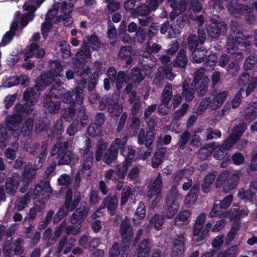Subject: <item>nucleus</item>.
Segmentation results:
<instances>
[{
  "label": "nucleus",
  "mask_w": 257,
  "mask_h": 257,
  "mask_svg": "<svg viewBox=\"0 0 257 257\" xmlns=\"http://www.w3.org/2000/svg\"><path fill=\"white\" fill-rule=\"evenodd\" d=\"M73 7L74 5L70 2L54 4L53 8L47 13L45 22L42 24V33L45 38L47 36L48 32L52 28L53 24L63 22L65 26H68L72 23L73 19L71 13Z\"/></svg>",
  "instance_id": "1"
},
{
  "label": "nucleus",
  "mask_w": 257,
  "mask_h": 257,
  "mask_svg": "<svg viewBox=\"0 0 257 257\" xmlns=\"http://www.w3.org/2000/svg\"><path fill=\"white\" fill-rule=\"evenodd\" d=\"M39 95L34 88H27L24 92L23 98L25 101V105L17 104L15 107L14 114L8 116L6 118V123L10 130L16 131L22 120L23 114H29L34 111L33 106L37 101Z\"/></svg>",
  "instance_id": "2"
},
{
  "label": "nucleus",
  "mask_w": 257,
  "mask_h": 257,
  "mask_svg": "<svg viewBox=\"0 0 257 257\" xmlns=\"http://www.w3.org/2000/svg\"><path fill=\"white\" fill-rule=\"evenodd\" d=\"M149 73L145 72L144 70H141L138 68H134L132 72L131 76L127 79L125 78V75L123 71H120L117 77L115 70L112 67L108 69L107 75L108 78L104 80V87L106 90L110 88V83L116 80V86L117 90H120L124 82L127 83L130 80L135 83H139L144 79L145 75Z\"/></svg>",
  "instance_id": "3"
},
{
  "label": "nucleus",
  "mask_w": 257,
  "mask_h": 257,
  "mask_svg": "<svg viewBox=\"0 0 257 257\" xmlns=\"http://www.w3.org/2000/svg\"><path fill=\"white\" fill-rule=\"evenodd\" d=\"M223 3H225L224 5H226L229 13L236 18L250 13L253 9L257 10V2L250 7L237 4V0H211L209 3V6L215 11L220 12L223 9Z\"/></svg>",
  "instance_id": "4"
},
{
  "label": "nucleus",
  "mask_w": 257,
  "mask_h": 257,
  "mask_svg": "<svg viewBox=\"0 0 257 257\" xmlns=\"http://www.w3.org/2000/svg\"><path fill=\"white\" fill-rule=\"evenodd\" d=\"M237 23L235 22H232L231 30L233 33L227 39V51L228 53L233 55L235 54L237 60L243 59V55L239 52H236L238 46L246 47L250 44V41L249 39L252 38V36H245L242 33L239 32L237 30Z\"/></svg>",
  "instance_id": "5"
},
{
  "label": "nucleus",
  "mask_w": 257,
  "mask_h": 257,
  "mask_svg": "<svg viewBox=\"0 0 257 257\" xmlns=\"http://www.w3.org/2000/svg\"><path fill=\"white\" fill-rule=\"evenodd\" d=\"M120 231L122 238L121 248H120L118 243L114 244L109 250V257H127L126 251L129 247L130 242L133 237L132 227L127 218L122 221Z\"/></svg>",
  "instance_id": "6"
},
{
  "label": "nucleus",
  "mask_w": 257,
  "mask_h": 257,
  "mask_svg": "<svg viewBox=\"0 0 257 257\" xmlns=\"http://www.w3.org/2000/svg\"><path fill=\"white\" fill-rule=\"evenodd\" d=\"M246 128L245 123H241L235 127L232 134L226 139L221 146L217 143L213 142V156L217 160L223 159L229 149L235 144Z\"/></svg>",
  "instance_id": "7"
},
{
  "label": "nucleus",
  "mask_w": 257,
  "mask_h": 257,
  "mask_svg": "<svg viewBox=\"0 0 257 257\" xmlns=\"http://www.w3.org/2000/svg\"><path fill=\"white\" fill-rule=\"evenodd\" d=\"M67 142H58L53 147L51 154L58 160V165H75L78 161V157L72 152L67 151Z\"/></svg>",
  "instance_id": "8"
},
{
  "label": "nucleus",
  "mask_w": 257,
  "mask_h": 257,
  "mask_svg": "<svg viewBox=\"0 0 257 257\" xmlns=\"http://www.w3.org/2000/svg\"><path fill=\"white\" fill-rule=\"evenodd\" d=\"M228 96L227 91H222L215 95L205 97L199 104L195 113L200 114L208 107L211 110L219 108Z\"/></svg>",
  "instance_id": "9"
},
{
  "label": "nucleus",
  "mask_w": 257,
  "mask_h": 257,
  "mask_svg": "<svg viewBox=\"0 0 257 257\" xmlns=\"http://www.w3.org/2000/svg\"><path fill=\"white\" fill-rule=\"evenodd\" d=\"M91 47L94 50H97L100 48V43L98 37L93 35L87 37V42H84L82 49L80 50L76 55L78 63L81 64L86 62L91 55L89 47Z\"/></svg>",
  "instance_id": "10"
},
{
  "label": "nucleus",
  "mask_w": 257,
  "mask_h": 257,
  "mask_svg": "<svg viewBox=\"0 0 257 257\" xmlns=\"http://www.w3.org/2000/svg\"><path fill=\"white\" fill-rule=\"evenodd\" d=\"M50 71L43 73L36 81V87H38L41 81L46 85L52 80H56L57 77H63L62 72L63 67L60 63L57 61H50L49 62ZM63 79V78H62Z\"/></svg>",
  "instance_id": "11"
},
{
  "label": "nucleus",
  "mask_w": 257,
  "mask_h": 257,
  "mask_svg": "<svg viewBox=\"0 0 257 257\" xmlns=\"http://www.w3.org/2000/svg\"><path fill=\"white\" fill-rule=\"evenodd\" d=\"M239 179L238 174H230L228 171H224L219 175L215 182V186L219 188L223 185V191L227 192L236 186Z\"/></svg>",
  "instance_id": "12"
},
{
  "label": "nucleus",
  "mask_w": 257,
  "mask_h": 257,
  "mask_svg": "<svg viewBox=\"0 0 257 257\" xmlns=\"http://www.w3.org/2000/svg\"><path fill=\"white\" fill-rule=\"evenodd\" d=\"M93 154L91 150L90 140L86 139V144L83 150V156L81 161V168L76 174V180H80L81 176L84 175L86 171H89L93 165Z\"/></svg>",
  "instance_id": "13"
},
{
  "label": "nucleus",
  "mask_w": 257,
  "mask_h": 257,
  "mask_svg": "<svg viewBox=\"0 0 257 257\" xmlns=\"http://www.w3.org/2000/svg\"><path fill=\"white\" fill-rule=\"evenodd\" d=\"M206 219V214L201 213L197 218L193 230V239L197 242L203 240L208 235L212 226L210 223H207L203 226Z\"/></svg>",
  "instance_id": "14"
},
{
  "label": "nucleus",
  "mask_w": 257,
  "mask_h": 257,
  "mask_svg": "<svg viewBox=\"0 0 257 257\" xmlns=\"http://www.w3.org/2000/svg\"><path fill=\"white\" fill-rule=\"evenodd\" d=\"M80 201V197L78 195H74L73 198L72 192L69 190L65 197V210L64 208H60L59 211L55 215L54 221L58 222L63 217L67 215L69 211H73L78 205Z\"/></svg>",
  "instance_id": "15"
},
{
  "label": "nucleus",
  "mask_w": 257,
  "mask_h": 257,
  "mask_svg": "<svg viewBox=\"0 0 257 257\" xmlns=\"http://www.w3.org/2000/svg\"><path fill=\"white\" fill-rule=\"evenodd\" d=\"M126 141V137H123L121 139H116L105 152L103 158V161L107 164H111L116 158L119 149L121 152L124 150V145Z\"/></svg>",
  "instance_id": "16"
},
{
  "label": "nucleus",
  "mask_w": 257,
  "mask_h": 257,
  "mask_svg": "<svg viewBox=\"0 0 257 257\" xmlns=\"http://www.w3.org/2000/svg\"><path fill=\"white\" fill-rule=\"evenodd\" d=\"M45 0H27L24 5V10L27 12L21 18V24L25 27L29 21H32L34 17V12Z\"/></svg>",
  "instance_id": "17"
},
{
  "label": "nucleus",
  "mask_w": 257,
  "mask_h": 257,
  "mask_svg": "<svg viewBox=\"0 0 257 257\" xmlns=\"http://www.w3.org/2000/svg\"><path fill=\"white\" fill-rule=\"evenodd\" d=\"M162 185V180L160 174H159L157 177L154 180L150 182L149 185L148 186L147 196L150 198L155 197L154 203H155V205L161 200V193Z\"/></svg>",
  "instance_id": "18"
},
{
  "label": "nucleus",
  "mask_w": 257,
  "mask_h": 257,
  "mask_svg": "<svg viewBox=\"0 0 257 257\" xmlns=\"http://www.w3.org/2000/svg\"><path fill=\"white\" fill-rule=\"evenodd\" d=\"M61 93L57 88L53 87L51 89L49 97L44 102V107L50 113H56L60 108V102L55 101L56 98L60 97Z\"/></svg>",
  "instance_id": "19"
},
{
  "label": "nucleus",
  "mask_w": 257,
  "mask_h": 257,
  "mask_svg": "<svg viewBox=\"0 0 257 257\" xmlns=\"http://www.w3.org/2000/svg\"><path fill=\"white\" fill-rule=\"evenodd\" d=\"M64 231H65L68 234L71 233L72 234H76L80 232V228H74L70 225L66 228V222H65L61 224V225L56 230L55 233V237L52 239L51 238H48L52 232L50 229H47L44 232V235L45 238H48V243L51 244H52V241H56L58 237L60 236L61 232Z\"/></svg>",
  "instance_id": "20"
},
{
  "label": "nucleus",
  "mask_w": 257,
  "mask_h": 257,
  "mask_svg": "<svg viewBox=\"0 0 257 257\" xmlns=\"http://www.w3.org/2000/svg\"><path fill=\"white\" fill-rule=\"evenodd\" d=\"M192 0H167L169 5L172 8L170 18L174 20L177 16L184 12L187 6Z\"/></svg>",
  "instance_id": "21"
},
{
  "label": "nucleus",
  "mask_w": 257,
  "mask_h": 257,
  "mask_svg": "<svg viewBox=\"0 0 257 257\" xmlns=\"http://www.w3.org/2000/svg\"><path fill=\"white\" fill-rule=\"evenodd\" d=\"M178 194L177 191L175 190L173 193H169L168 195L166 203L168 208L166 212V216L168 218H172L178 212V206L176 203V199Z\"/></svg>",
  "instance_id": "22"
},
{
  "label": "nucleus",
  "mask_w": 257,
  "mask_h": 257,
  "mask_svg": "<svg viewBox=\"0 0 257 257\" xmlns=\"http://www.w3.org/2000/svg\"><path fill=\"white\" fill-rule=\"evenodd\" d=\"M193 172V168L192 167H188L177 172L174 175V181L172 185V191L170 193H173V191L175 190L177 191V184L181 181L190 178Z\"/></svg>",
  "instance_id": "23"
},
{
  "label": "nucleus",
  "mask_w": 257,
  "mask_h": 257,
  "mask_svg": "<svg viewBox=\"0 0 257 257\" xmlns=\"http://www.w3.org/2000/svg\"><path fill=\"white\" fill-rule=\"evenodd\" d=\"M127 170V166L126 165H118L116 167V171L112 170H109L106 172L105 177L107 180H112L114 181L117 179H122L126 175Z\"/></svg>",
  "instance_id": "24"
},
{
  "label": "nucleus",
  "mask_w": 257,
  "mask_h": 257,
  "mask_svg": "<svg viewBox=\"0 0 257 257\" xmlns=\"http://www.w3.org/2000/svg\"><path fill=\"white\" fill-rule=\"evenodd\" d=\"M20 16L21 13L19 12H17L16 13L15 16V20L11 25V30L10 32H7L4 36L2 42L0 43V47L5 46L9 44L15 35V31L17 30L18 26L19 20Z\"/></svg>",
  "instance_id": "25"
},
{
  "label": "nucleus",
  "mask_w": 257,
  "mask_h": 257,
  "mask_svg": "<svg viewBox=\"0 0 257 257\" xmlns=\"http://www.w3.org/2000/svg\"><path fill=\"white\" fill-rule=\"evenodd\" d=\"M51 194V188L48 182H41L35 187L34 190L35 198L41 196L42 199H47Z\"/></svg>",
  "instance_id": "26"
},
{
  "label": "nucleus",
  "mask_w": 257,
  "mask_h": 257,
  "mask_svg": "<svg viewBox=\"0 0 257 257\" xmlns=\"http://www.w3.org/2000/svg\"><path fill=\"white\" fill-rule=\"evenodd\" d=\"M74 114V110L73 108H68L64 110L60 119H58L54 125V130L57 133L61 132L63 130V119L67 122L71 121Z\"/></svg>",
  "instance_id": "27"
},
{
  "label": "nucleus",
  "mask_w": 257,
  "mask_h": 257,
  "mask_svg": "<svg viewBox=\"0 0 257 257\" xmlns=\"http://www.w3.org/2000/svg\"><path fill=\"white\" fill-rule=\"evenodd\" d=\"M185 251L184 235L181 234L174 241L172 247V255L178 257L182 255Z\"/></svg>",
  "instance_id": "28"
},
{
  "label": "nucleus",
  "mask_w": 257,
  "mask_h": 257,
  "mask_svg": "<svg viewBox=\"0 0 257 257\" xmlns=\"http://www.w3.org/2000/svg\"><path fill=\"white\" fill-rule=\"evenodd\" d=\"M198 37L194 35H190L188 39V45L190 50L196 49L198 46L199 42L202 44L205 40V32L204 30L199 29L198 31Z\"/></svg>",
  "instance_id": "29"
},
{
  "label": "nucleus",
  "mask_w": 257,
  "mask_h": 257,
  "mask_svg": "<svg viewBox=\"0 0 257 257\" xmlns=\"http://www.w3.org/2000/svg\"><path fill=\"white\" fill-rule=\"evenodd\" d=\"M36 175V172L35 170H31L29 165H28L26 168L24 174L23 176V185L21 188V191L24 193L27 190L30 182L32 181V179Z\"/></svg>",
  "instance_id": "30"
},
{
  "label": "nucleus",
  "mask_w": 257,
  "mask_h": 257,
  "mask_svg": "<svg viewBox=\"0 0 257 257\" xmlns=\"http://www.w3.org/2000/svg\"><path fill=\"white\" fill-rule=\"evenodd\" d=\"M226 30V26L224 22H220L217 26H209L207 28L208 35L212 38H217L224 33Z\"/></svg>",
  "instance_id": "31"
},
{
  "label": "nucleus",
  "mask_w": 257,
  "mask_h": 257,
  "mask_svg": "<svg viewBox=\"0 0 257 257\" xmlns=\"http://www.w3.org/2000/svg\"><path fill=\"white\" fill-rule=\"evenodd\" d=\"M257 190V179L251 182L250 188L247 190H241L238 193V197L245 201H250Z\"/></svg>",
  "instance_id": "32"
},
{
  "label": "nucleus",
  "mask_w": 257,
  "mask_h": 257,
  "mask_svg": "<svg viewBox=\"0 0 257 257\" xmlns=\"http://www.w3.org/2000/svg\"><path fill=\"white\" fill-rule=\"evenodd\" d=\"M179 20H177V25L178 27L176 28V25L174 26H170L168 23H164L160 29V32L162 34H164L166 33L167 32H168L169 37V38H173L176 37L180 34V30L178 29L179 28H181L182 26V24L178 23Z\"/></svg>",
  "instance_id": "33"
},
{
  "label": "nucleus",
  "mask_w": 257,
  "mask_h": 257,
  "mask_svg": "<svg viewBox=\"0 0 257 257\" xmlns=\"http://www.w3.org/2000/svg\"><path fill=\"white\" fill-rule=\"evenodd\" d=\"M38 48V46L35 43H32L30 46L27 47L25 53V61L26 62L23 64V66L26 69L30 70L34 66V63L31 61L28 62V60L34 55Z\"/></svg>",
  "instance_id": "34"
},
{
  "label": "nucleus",
  "mask_w": 257,
  "mask_h": 257,
  "mask_svg": "<svg viewBox=\"0 0 257 257\" xmlns=\"http://www.w3.org/2000/svg\"><path fill=\"white\" fill-rule=\"evenodd\" d=\"M28 82V78L27 76L25 75H21L19 77L13 76L10 77L5 82L4 85L7 87H11L18 84H21L25 86Z\"/></svg>",
  "instance_id": "35"
},
{
  "label": "nucleus",
  "mask_w": 257,
  "mask_h": 257,
  "mask_svg": "<svg viewBox=\"0 0 257 257\" xmlns=\"http://www.w3.org/2000/svg\"><path fill=\"white\" fill-rule=\"evenodd\" d=\"M198 186L197 185H194L191 188L184 200V203L187 207H190L196 202L198 197Z\"/></svg>",
  "instance_id": "36"
},
{
  "label": "nucleus",
  "mask_w": 257,
  "mask_h": 257,
  "mask_svg": "<svg viewBox=\"0 0 257 257\" xmlns=\"http://www.w3.org/2000/svg\"><path fill=\"white\" fill-rule=\"evenodd\" d=\"M190 216V212L188 210L179 212L175 218V224L179 227L187 224L189 222Z\"/></svg>",
  "instance_id": "37"
},
{
  "label": "nucleus",
  "mask_w": 257,
  "mask_h": 257,
  "mask_svg": "<svg viewBox=\"0 0 257 257\" xmlns=\"http://www.w3.org/2000/svg\"><path fill=\"white\" fill-rule=\"evenodd\" d=\"M211 217H218L219 218H225L229 214H228L224 209L216 201L214 203L213 208L209 214Z\"/></svg>",
  "instance_id": "38"
},
{
  "label": "nucleus",
  "mask_w": 257,
  "mask_h": 257,
  "mask_svg": "<svg viewBox=\"0 0 257 257\" xmlns=\"http://www.w3.org/2000/svg\"><path fill=\"white\" fill-rule=\"evenodd\" d=\"M161 46L157 43H154L152 46L149 42L147 43L146 47L140 52V55L147 58L153 53H158L161 49Z\"/></svg>",
  "instance_id": "39"
},
{
  "label": "nucleus",
  "mask_w": 257,
  "mask_h": 257,
  "mask_svg": "<svg viewBox=\"0 0 257 257\" xmlns=\"http://www.w3.org/2000/svg\"><path fill=\"white\" fill-rule=\"evenodd\" d=\"M103 203L104 204V207L106 206L107 208L109 214L111 215H113L118 203L116 197L113 196L110 197V196H108L103 201Z\"/></svg>",
  "instance_id": "40"
},
{
  "label": "nucleus",
  "mask_w": 257,
  "mask_h": 257,
  "mask_svg": "<svg viewBox=\"0 0 257 257\" xmlns=\"http://www.w3.org/2000/svg\"><path fill=\"white\" fill-rule=\"evenodd\" d=\"M146 215V209L144 203L140 202L137 208L135 216L133 218V222L136 225H140L141 220L145 218Z\"/></svg>",
  "instance_id": "41"
},
{
  "label": "nucleus",
  "mask_w": 257,
  "mask_h": 257,
  "mask_svg": "<svg viewBox=\"0 0 257 257\" xmlns=\"http://www.w3.org/2000/svg\"><path fill=\"white\" fill-rule=\"evenodd\" d=\"M108 110L112 116H117L121 113L122 107L121 105L118 104L117 98H116L115 101L111 99L108 100Z\"/></svg>",
  "instance_id": "42"
},
{
  "label": "nucleus",
  "mask_w": 257,
  "mask_h": 257,
  "mask_svg": "<svg viewBox=\"0 0 257 257\" xmlns=\"http://www.w3.org/2000/svg\"><path fill=\"white\" fill-rule=\"evenodd\" d=\"M66 239L65 238H62L59 244V247L58 250V253H60L62 251H63V253L65 254L67 253L70 252L71 250V247L74 245V242L75 241V239L73 238H70L69 239V243H66Z\"/></svg>",
  "instance_id": "43"
},
{
  "label": "nucleus",
  "mask_w": 257,
  "mask_h": 257,
  "mask_svg": "<svg viewBox=\"0 0 257 257\" xmlns=\"http://www.w3.org/2000/svg\"><path fill=\"white\" fill-rule=\"evenodd\" d=\"M166 152L165 148H162L157 150L152 159V166L153 168H157L163 161Z\"/></svg>",
  "instance_id": "44"
},
{
  "label": "nucleus",
  "mask_w": 257,
  "mask_h": 257,
  "mask_svg": "<svg viewBox=\"0 0 257 257\" xmlns=\"http://www.w3.org/2000/svg\"><path fill=\"white\" fill-rule=\"evenodd\" d=\"M188 62L185 51L181 49L178 53L177 57L174 62V66L184 68Z\"/></svg>",
  "instance_id": "45"
},
{
  "label": "nucleus",
  "mask_w": 257,
  "mask_h": 257,
  "mask_svg": "<svg viewBox=\"0 0 257 257\" xmlns=\"http://www.w3.org/2000/svg\"><path fill=\"white\" fill-rule=\"evenodd\" d=\"M136 151L133 147H128L127 149H124L121 152V155L125 157V161L122 163V165H126L127 168L130 166L132 163V160L134 159Z\"/></svg>",
  "instance_id": "46"
},
{
  "label": "nucleus",
  "mask_w": 257,
  "mask_h": 257,
  "mask_svg": "<svg viewBox=\"0 0 257 257\" xmlns=\"http://www.w3.org/2000/svg\"><path fill=\"white\" fill-rule=\"evenodd\" d=\"M87 211H86V208H79L74 212L72 217L71 219L72 223H76L79 221L84 220L87 215Z\"/></svg>",
  "instance_id": "47"
},
{
  "label": "nucleus",
  "mask_w": 257,
  "mask_h": 257,
  "mask_svg": "<svg viewBox=\"0 0 257 257\" xmlns=\"http://www.w3.org/2000/svg\"><path fill=\"white\" fill-rule=\"evenodd\" d=\"M243 91V88H240V90L235 94L232 101L231 102L226 103L223 107V111H225L226 109H228L231 108H237L240 104L241 100V93Z\"/></svg>",
  "instance_id": "48"
},
{
  "label": "nucleus",
  "mask_w": 257,
  "mask_h": 257,
  "mask_svg": "<svg viewBox=\"0 0 257 257\" xmlns=\"http://www.w3.org/2000/svg\"><path fill=\"white\" fill-rule=\"evenodd\" d=\"M195 86L194 83H192L190 86L185 81L183 85V92L182 94L185 97L186 100L190 101L193 99L195 90L193 87Z\"/></svg>",
  "instance_id": "49"
},
{
  "label": "nucleus",
  "mask_w": 257,
  "mask_h": 257,
  "mask_svg": "<svg viewBox=\"0 0 257 257\" xmlns=\"http://www.w3.org/2000/svg\"><path fill=\"white\" fill-rule=\"evenodd\" d=\"M216 174L215 172L208 174L204 178V180L202 184V191L206 193L209 192L211 186L214 182Z\"/></svg>",
  "instance_id": "50"
},
{
  "label": "nucleus",
  "mask_w": 257,
  "mask_h": 257,
  "mask_svg": "<svg viewBox=\"0 0 257 257\" xmlns=\"http://www.w3.org/2000/svg\"><path fill=\"white\" fill-rule=\"evenodd\" d=\"M207 51L203 48H199L193 51L192 57L193 61L200 63L204 61V57L207 55Z\"/></svg>",
  "instance_id": "51"
},
{
  "label": "nucleus",
  "mask_w": 257,
  "mask_h": 257,
  "mask_svg": "<svg viewBox=\"0 0 257 257\" xmlns=\"http://www.w3.org/2000/svg\"><path fill=\"white\" fill-rule=\"evenodd\" d=\"M248 213V211L246 208L241 209L233 208L231 210L230 212L229 213V217L230 220H233V219L243 217L247 215Z\"/></svg>",
  "instance_id": "52"
},
{
  "label": "nucleus",
  "mask_w": 257,
  "mask_h": 257,
  "mask_svg": "<svg viewBox=\"0 0 257 257\" xmlns=\"http://www.w3.org/2000/svg\"><path fill=\"white\" fill-rule=\"evenodd\" d=\"M18 177L14 176L13 178L9 179L6 183V189L8 193L13 194L17 189L19 182L17 180Z\"/></svg>",
  "instance_id": "53"
},
{
  "label": "nucleus",
  "mask_w": 257,
  "mask_h": 257,
  "mask_svg": "<svg viewBox=\"0 0 257 257\" xmlns=\"http://www.w3.org/2000/svg\"><path fill=\"white\" fill-rule=\"evenodd\" d=\"M172 97V89L171 84L165 85L161 95V101L169 103Z\"/></svg>",
  "instance_id": "54"
},
{
  "label": "nucleus",
  "mask_w": 257,
  "mask_h": 257,
  "mask_svg": "<svg viewBox=\"0 0 257 257\" xmlns=\"http://www.w3.org/2000/svg\"><path fill=\"white\" fill-rule=\"evenodd\" d=\"M214 148L213 145H212V143L207 144L200 150L198 157L202 160H205L213 153Z\"/></svg>",
  "instance_id": "55"
},
{
  "label": "nucleus",
  "mask_w": 257,
  "mask_h": 257,
  "mask_svg": "<svg viewBox=\"0 0 257 257\" xmlns=\"http://www.w3.org/2000/svg\"><path fill=\"white\" fill-rule=\"evenodd\" d=\"M164 222V217L157 214L155 215L150 220V225L157 230H160L162 228Z\"/></svg>",
  "instance_id": "56"
},
{
  "label": "nucleus",
  "mask_w": 257,
  "mask_h": 257,
  "mask_svg": "<svg viewBox=\"0 0 257 257\" xmlns=\"http://www.w3.org/2000/svg\"><path fill=\"white\" fill-rule=\"evenodd\" d=\"M47 146L46 144H43L41 148V153L39 156V164H37V161H35L34 166L32 170H35V171L39 168L41 167L45 160L47 155Z\"/></svg>",
  "instance_id": "57"
},
{
  "label": "nucleus",
  "mask_w": 257,
  "mask_h": 257,
  "mask_svg": "<svg viewBox=\"0 0 257 257\" xmlns=\"http://www.w3.org/2000/svg\"><path fill=\"white\" fill-rule=\"evenodd\" d=\"M30 199L29 193H27L23 197L19 198L16 203V206L18 210L21 211L25 208L29 203Z\"/></svg>",
  "instance_id": "58"
},
{
  "label": "nucleus",
  "mask_w": 257,
  "mask_h": 257,
  "mask_svg": "<svg viewBox=\"0 0 257 257\" xmlns=\"http://www.w3.org/2000/svg\"><path fill=\"white\" fill-rule=\"evenodd\" d=\"M33 127V120L31 118L27 119L21 129V133L25 137L29 136Z\"/></svg>",
  "instance_id": "59"
},
{
  "label": "nucleus",
  "mask_w": 257,
  "mask_h": 257,
  "mask_svg": "<svg viewBox=\"0 0 257 257\" xmlns=\"http://www.w3.org/2000/svg\"><path fill=\"white\" fill-rule=\"evenodd\" d=\"M152 246V242L150 239H144L139 244L137 250L150 252Z\"/></svg>",
  "instance_id": "60"
},
{
  "label": "nucleus",
  "mask_w": 257,
  "mask_h": 257,
  "mask_svg": "<svg viewBox=\"0 0 257 257\" xmlns=\"http://www.w3.org/2000/svg\"><path fill=\"white\" fill-rule=\"evenodd\" d=\"M151 7L148 5L146 6L142 5L140 6L137 10H134V14L133 16L135 17L136 15L146 16L151 11H152Z\"/></svg>",
  "instance_id": "61"
},
{
  "label": "nucleus",
  "mask_w": 257,
  "mask_h": 257,
  "mask_svg": "<svg viewBox=\"0 0 257 257\" xmlns=\"http://www.w3.org/2000/svg\"><path fill=\"white\" fill-rule=\"evenodd\" d=\"M57 181L60 185L67 187L71 183L72 178L69 175L63 174L58 178Z\"/></svg>",
  "instance_id": "62"
},
{
  "label": "nucleus",
  "mask_w": 257,
  "mask_h": 257,
  "mask_svg": "<svg viewBox=\"0 0 257 257\" xmlns=\"http://www.w3.org/2000/svg\"><path fill=\"white\" fill-rule=\"evenodd\" d=\"M106 147L107 145L106 143H104L101 141H99L98 143L95 152V158L97 161H99L101 159L103 151Z\"/></svg>",
  "instance_id": "63"
},
{
  "label": "nucleus",
  "mask_w": 257,
  "mask_h": 257,
  "mask_svg": "<svg viewBox=\"0 0 257 257\" xmlns=\"http://www.w3.org/2000/svg\"><path fill=\"white\" fill-rule=\"evenodd\" d=\"M237 253V246H232L226 252H220L217 257H234Z\"/></svg>",
  "instance_id": "64"
}]
</instances>
